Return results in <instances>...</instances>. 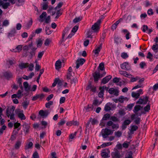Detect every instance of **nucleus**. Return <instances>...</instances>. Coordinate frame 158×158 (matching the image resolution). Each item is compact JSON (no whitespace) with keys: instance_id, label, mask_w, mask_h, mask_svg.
<instances>
[{"instance_id":"nucleus-1","label":"nucleus","mask_w":158,"mask_h":158,"mask_svg":"<svg viewBox=\"0 0 158 158\" xmlns=\"http://www.w3.org/2000/svg\"><path fill=\"white\" fill-rule=\"evenodd\" d=\"M47 14L45 12H43L40 15L39 21L40 22H43L44 21L46 23H49L51 21L50 16H48L47 17Z\"/></svg>"},{"instance_id":"nucleus-2","label":"nucleus","mask_w":158,"mask_h":158,"mask_svg":"<svg viewBox=\"0 0 158 158\" xmlns=\"http://www.w3.org/2000/svg\"><path fill=\"white\" fill-rule=\"evenodd\" d=\"M15 107L14 106H12L11 108L8 107L6 109V115L8 117H10V118L11 120H14L15 119Z\"/></svg>"},{"instance_id":"nucleus-3","label":"nucleus","mask_w":158,"mask_h":158,"mask_svg":"<svg viewBox=\"0 0 158 158\" xmlns=\"http://www.w3.org/2000/svg\"><path fill=\"white\" fill-rule=\"evenodd\" d=\"M101 22V20L98 19L92 26L91 29L93 32H97L99 31Z\"/></svg>"},{"instance_id":"nucleus-4","label":"nucleus","mask_w":158,"mask_h":158,"mask_svg":"<svg viewBox=\"0 0 158 158\" xmlns=\"http://www.w3.org/2000/svg\"><path fill=\"white\" fill-rule=\"evenodd\" d=\"M113 133V131L107 128L103 129L102 130L101 134L104 138H107L108 135Z\"/></svg>"},{"instance_id":"nucleus-5","label":"nucleus","mask_w":158,"mask_h":158,"mask_svg":"<svg viewBox=\"0 0 158 158\" xmlns=\"http://www.w3.org/2000/svg\"><path fill=\"white\" fill-rule=\"evenodd\" d=\"M148 99L149 97L147 96H145L143 98L141 97L139 99L136 103L138 104L145 105L148 102H149Z\"/></svg>"},{"instance_id":"nucleus-6","label":"nucleus","mask_w":158,"mask_h":158,"mask_svg":"<svg viewBox=\"0 0 158 158\" xmlns=\"http://www.w3.org/2000/svg\"><path fill=\"white\" fill-rule=\"evenodd\" d=\"M16 114L21 120H25L26 118L24 114L23 111L20 109H16L15 110Z\"/></svg>"},{"instance_id":"nucleus-7","label":"nucleus","mask_w":158,"mask_h":158,"mask_svg":"<svg viewBox=\"0 0 158 158\" xmlns=\"http://www.w3.org/2000/svg\"><path fill=\"white\" fill-rule=\"evenodd\" d=\"M110 150L108 148L103 149L101 152V156L103 158H107L110 157Z\"/></svg>"},{"instance_id":"nucleus-8","label":"nucleus","mask_w":158,"mask_h":158,"mask_svg":"<svg viewBox=\"0 0 158 158\" xmlns=\"http://www.w3.org/2000/svg\"><path fill=\"white\" fill-rule=\"evenodd\" d=\"M85 61V60L83 58H79L77 59L76 61V68L77 69L79 68L80 66L82 65Z\"/></svg>"},{"instance_id":"nucleus-9","label":"nucleus","mask_w":158,"mask_h":158,"mask_svg":"<svg viewBox=\"0 0 158 158\" xmlns=\"http://www.w3.org/2000/svg\"><path fill=\"white\" fill-rule=\"evenodd\" d=\"M143 94V90L141 89H140L138 91L137 93L134 92H132L131 96L133 98L137 99L139 98L140 94Z\"/></svg>"},{"instance_id":"nucleus-10","label":"nucleus","mask_w":158,"mask_h":158,"mask_svg":"<svg viewBox=\"0 0 158 158\" xmlns=\"http://www.w3.org/2000/svg\"><path fill=\"white\" fill-rule=\"evenodd\" d=\"M109 93L111 94L117 96L118 95L119 90L117 89H114L113 88H110L108 90Z\"/></svg>"},{"instance_id":"nucleus-11","label":"nucleus","mask_w":158,"mask_h":158,"mask_svg":"<svg viewBox=\"0 0 158 158\" xmlns=\"http://www.w3.org/2000/svg\"><path fill=\"white\" fill-rule=\"evenodd\" d=\"M131 118L133 120L135 119L134 122L136 124H138L140 123V118L137 116V115L133 114L131 115Z\"/></svg>"},{"instance_id":"nucleus-12","label":"nucleus","mask_w":158,"mask_h":158,"mask_svg":"<svg viewBox=\"0 0 158 158\" xmlns=\"http://www.w3.org/2000/svg\"><path fill=\"white\" fill-rule=\"evenodd\" d=\"M152 49L155 52L154 54L155 57L158 58V44L156 43L155 44H154L152 46Z\"/></svg>"},{"instance_id":"nucleus-13","label":"nucleus","mask_w":158,"mask_h":158,"mask_svg":"<svg viewBox=\"0 0 158 158\" xmlns=\"http://www.w3.org/2000/svg\"><path fill=\"white\" fill-rule=\"evenodd\" d=\"M112 158H120L121 155L120 152L118 150H116L111 153Z\"/></svg>"},{"instance_id":"nucleus-14","label":"nucleus","mask_w":158,"mask_h":158,"mask_svg":"<svg viewBox=\"0 0 158 158\" xmlns=\"http://www.w3.org/2000/svg\"><path fill=\"white\" fill-rule=\"evenodd\" d=\"M49 112L48 110H40L39 112V114L42 118L46 117L49 114Z\"/></svg>"},{"instance_id":"nucleus-15","label":"nucleus","mask_w":158,"mask_h":158,"mask_svg":"<svg viewBox=\"0 0 158 158\" xmlns=\"http://www.w3.org/2000/svg\"><path fill=\"white\" fill-rule=\"evenodd\" d=\"M23 131L25 132V135L28 134L29 132V130L30 128L29 124L26 123H24L23 125Z\"/></svg>"},{"instance_id":"nucleus-16","label":"nucleus","mask_w":158,"mask_h":158,"mask_svg":"<svg viewBox=\"0 0 158 158\" xmlns=\"http://www.w3.org/2000/svg\"><path fill=\"white\" fill-rule=\"evenodd\" d=\"M121 68L125 70H129L130 69V66L129 65L128 63L124 62L121 65Z\"/></svg>"},{"instance_id":"nucleus-17","label":"nucleus","mask_w":158,"mask_h":158,"mask_svg":"<svg viewBox=\"0 0 158 158\" xmlns=\"http://www.w3.org/2000/svg\"><path fill=\"white\" fill-rule=\"evenodd\" d=\"M93 109V105H88L84 107L83 110L86 113L92 110Z\"/></svg>"},{"instance_id":"nucleus-18","label":"nucleus","mask_w":158,"mask_h":158,"mask_svg":"<svg viewBox=\"0 0 158 158\" xmlns=\"http://www.w3.org/2000/svg\"><path fill=\"white\" fill-rule=\"evenodd\" d=\"M143 107L139 105H135L134 107V109L133 110L134 112L135 113L134 114L137 115V112L140 110Z\"/></svg>"},{"instance_id":"nucleus-19","label":"nucleus","mask_w":158,"mask_h":158,"mask_svg":"<svg viewBox=\"0 0 158 158\" xmlns=\"http://www.w3.org/2000/svg\"><path fill=\"white\" fill-rule=\"evenodd\" d=\"M102 48V45L101 44L99 46L97 47L95 50H93V52L97 56H98L99 52L100 51Z\"/></svg>"},{"instance_id":"nucleus-20","label":"nucleus","mask_w":158,"mask_h":158,"mask_svg":"<svg viewBox=\"0 0 158 158\" xmlns=\"http://www.w3.org/2000/svg\"><path fill=\"white\" fill-rule=\"evenodd\" d=\"M56 69L58 70L61 68L62 66V62L60 60H57L55 64Z\"/></svg>"},{"instance_id":"nucleus-21","label":"nucleus","mask_w":158,"mask_h":158,"mask_svg":"<svg viewBox=\"0 0 158 158\" xmlns=\"http://www.w3.org/2000/svg\"><path fill=\"white\" fill-rule=\"evenodd\" d=\"M70 31V29L69 27H66L65 28L63 31L62 35V38L64 39V36L67 35H68Z\"/></svg>"},{"instance_id":"nucleus-22","label":"nucleus","mask_w":158,"mask_h":158,"mask_svg":"<svg viewBox=\"0 0 158 158\" xmlns=\"http://www.w3.org/2000/svg\"><path fill=\"white\" fill-rule=\"evenodd\" d=\"M22 47L23 46L22 45H18L15 48L11 50V51L15 52H19L22 50Z\"/></svg>"},{"instance_id":"nucleus-23","label":"nucleus","mask_w":158,"mask_h":158,"mask_svg":"<svg viewBox=\"0 0 158 158\" xmlns=\"http://www.w3.org/2000/svg\"><path fill=\"white\" fill-rule=\"evenodd\" d=\"M111 78V76L110 75L106 76L102 79V83L104 84H106L109 81Z\"/></svg>"},{"instance_id":"nucleus-24","label":"nucleus","mask_w":158,"mask_h":158,"mask_svg":"<svg viewBox=\"0 0 158 158\" xmlns=\"http://www.w3.org/2000/svg\"><path fill=\"white\" fill-rule=\"evenodd\" d=\"M33 48L32 44L31 43L28 45H26L24 46L23 48V51H25V52L30 49H32Z\"/></svg>"},{"instance_id":"nucleus-25","label":"nucleus","mask_w":158,"mask_h":158,"mask_svg":"<svg viewBox=\"0 0 158 158\" xmlns=\"http://www.w3.org/2000/svg\"><path fill=\"white\" fill-rule=\"evenodd\" d=\"M93 76L94 78V80L95 82H97L98 79L100 77V75L99 73H94L93 74ZM102 77L101 76V77Z\"/></svg>"},{"instance_id":"nucleus-26","label":"nucleus","mask_w":158,"mask_h":158,"mask_svg":"<svg viewBox=\"0 0 158 158\" xmlns=\"http://www.w3.org/2000/svg\"><path fill=\"white\" fill-rule=\"evenodd\" d=\"M48 13H52V15H54L56 12L55 10V9L53 8V7L51 6H50L48 7Z\"/></svg>"},{"instance_id":"nucleus-27","label":"nucleus","mask_w":158,"mask_h":158,"mask_svg":"<svg viewBox=\"0 0 158 158\" xmlns=\"http://www.w3.org/2000/svg\"><path fill=\"white\" fill-rule=\"evenodd\" d=\"M19 67L20 69H22L27 67L29 66L28 63H20L19 65Z\"/></svg>"},{"instance_id":"nucleus-28","label":"nucleus","mask_w":158,"mask_h":158,"mask_svg":"<svg viewBox=\"0 0 158 158\" xmlns=\"http://www.w3.org/2000/svg\"><path fill=\"white\" fill-rule=\"evenodd\" d=\"M23 85L26 91H28L30 90V86L29 85L27 82H24L23 83Z\"/></svg>"},{"instance_id":"nucleus-29","label":"nucleus","mask_w":158,"mask_h":158,"mask_svg":"<svg viewBox=\"0 0 158 158\" xmlns=\"http://www.w3.org/2000/svg\"><path fill=\"white\" fill-rule=\"evenodd\" d=\"M138 128V127L137 126L133 125L131 126L130 130V134H133L134 133V131H136Z\"/></svg>"},{"instance_id":"nucleus-30","label":"nucleus","mask_w":158,"mask_h":158,"mask_svg":"<svg viewBox=\"0 0 158 158\" xmlns=\"http://www.w3.org/2000/svg\"><path fill=\"white\" fill-rule=\"evenodd\" d=\"M128 98L127 97H124V96H120L118 98V102L120 103H123L124 101H127Z\"/></svg>"},{"instance_id":"nucleus-31","label":"nucleus","mask_w":158,"mask_h":158,"mask_svg":"<svg viewBox=\"0 0 158 158\" xmlns=\"http://www.w3.org/2000/svg\"><path fill=\"white\" fill-rule=\"evenodd\" d=\"M4 76L7 78H10L12 77L13 75L10 72H6L4 74Z\"/></svg>"},{"instance_id":"nucleus-32","label":"nucleus","mask_w":158,"mask_h":158,"mask_svg":"<svg viewBox=\"0 0 158 158\" xmlns=\"http://www.w3.org/2000/svg\"><path fill=\"white\" fill-rule=\"evenodd\" d=\"M52 42V40L49 38H47L44 41V44L46 46H48Z\"/></svg>"},{"instance_id":"nucleus-33","label":"nucleus","mask_w":158,"mask_h":158,"mask_svg":"<svg viewBox=\"0 0 158 158\" xmlns=\"http://www.w3.org/2000/svg\"><path fill=\"white\" fill-rule=\"evenodd\" d=\"M56 11V16L55 17L56 19H58L62 14V12L60 11V9H57V10H55Z\"/></svg>"},{"instance_id":"nucleus-34","label":"nucleus","mask_w":158,"mask_h":158,"mask_svg":"<svg viewBox=\"0 0 158 158\" xmlns=\"http://www.w3.org/2000/svg\"><path fill=\"white\" fill-rule=\"evenodd\" d=\"M48 3L47 2H44L42 5V9L43 10H46L48 8Z\"/></svg>"},{"instance_id":"nucleus-35","label":"nucleus","mask_w":158,"mask_h":158,"mask_svg":"<svg viewBox=\"0 0 158 158\" xmlns=\"http://www.w3.org/2000/svg\"><path fill=\"white\" fill-rule=\"evenodd\" d=\"M99 90H100V92L98 94V96L99 98H102L103 97L104 91L101 88H99Z\"/></svg>"},{"instance_id":"nucleus-36","label":"nucleus","mask_w":158,"mask_h":158,"mask_svg":"<svg viewBox=\"0 0 158 158\" xmlns=\"http://www.w3.org/2000/svg\"><path fill=\"white\" fill-rule=\"evenodd\" d=\"M21 142L20 141H17L15 145V148L16 149H18L19 148L21 145Z\"/></svg>"},{"instance_id":"nucleus-37","label":"nucleus","mask_w":158,"mask_h":158,"mask_svg":"<svg viewBox=\"0 0 158 158\" xmlns=\"http://www.w3.org/2000/svg\"><path fill=\"white\" fill-rule=\"evenodd\" d=\"M33 144L32 142H30L28 144H27L25 147V149H28L32 148Z\"/></svg>"},{"instance_id":"nucleus-38","label":"nucleus","mask_w":158,"mask_h":158,"mask_svg":"<svg viewBox=\"0 0 158 158\" xmlns=\"http://www.w3.org/2000/svg\"><path fill=\"white\" fill-rule=\"evenodd\" d=\"M104 110L106 111H108L111 110V108L109 103H107L104 107Z\"/></svg>"},{"instance_id":"nucleus-39","label":"nucleus","mask_w":158,"mask_h":158,"mask_svg":"<svg viewBox=\"0 0 158 158\" xmlns=\"http://www.w3.org/2000/svg\"><path fill=\"white\" fill-rule=\"evenodd\" d=\"M122 134V132L120 131H118L114 132L115 136L118 138L120 137Z\"/></svg>"},{"instance_id":"nucleus-40","label":"nucleus","mask_w":158,"mask_h":158,"mask_svg":"<svg viewBox=\"0 0 158 158\" xmlns=\"http://www.w3.org/2000/svg\"><path fill=\"white\" fill-rule=\"evenodd\" d=\"M29 104V101H26L23 102L22 104V106L25 109H26L27 106Z\"/></svg>"},{"instance_id":"nucleus-41","label":"nucleus","mask_w":158,"mask_h":158,"mask_svg":"<svg viewBox=\"0 0 158 158\" xmlns=\"http://www.w3.org/2000/svg\"><path fill=\"white\" fill-rule=\"evenodd\" d=\"M82 19V17H76L73 19V22L74 23H76L81 21Z\"/></svg>"},{"instance_id":"nucleus-42","label":"nucleus","mask_w":158,"mask_h":158,"mask_svg":"<svg viewBox=\"0 0 158 158\" xmlns=\"http://www.w3.org/2000/svg\"><path fill=\"white\" fill-rule=\"evenodd\" d=\"M37 47H41L43 44V41L41 39H39L36 41Z\"/></svg>"},{"instance_id":"nucleus-43","label":"nucleus","mask_w":158,"mask_h":158,"mask_svg":"<svg viewBox=\"0 0 158 158\" xmlns=\"http://www.w3.org/2000/svg\"><path fill=\"white\" fill-rule=\"evenodd\" d=\"M112 144V142H108L107 143H105L102 144L101 145V147L102 148H105L106 146H109V145H111Z\"/></svg>"},{"instance_id":"nucleus-44","label":"nucleus","mask_w":158,"mask_h":158,"mask_svg":"<svg viewBox=\"0 0 158 158\" xmlns=\"http://www.w3.org/2000/svg\"><path fill=\"white\" fill-rule=\"evenodd\" d=\"M102 102V101L99 102L97 99H95L94 100L93 103V106L94 105L96 106L100 104Z\"/></svg>"},{"instance_id":"nucleus-45","label":"nucleus","mask_w":158,"mask_h":158,"mask_svg":"<svg viewBox=\"0 0 158 158\" xmlns=\"http://www.w3.org/2000/svg\"><path fill=\"white\" fill-rule=\"evenodd\" d=\"M22 92L20 90H19L17 93V98H20L23 96V94H22Z\"/></svg>"},{"instance_id":"nucleus-46","label":"nucleus","mask_w":158,"mask_h":158,"mask_svg":"<svg viewBox=\"0 0 158 158\" xmlns=\"http://www.w3.org/2000/svg\"><path fill=\"white\" fill-rule=\"evenodd\" d=\"M119 73L121 74L126 77H128L129 75V74L126 71H119Z\"/></svg>"},{"instance_id":"nucleus-47","label":"nucleus","mask_w":158,"mask_h":158,"mask_svg":"<svg viewBox=\"0 0 158 158\" xmlns=\"http://www.w3.org/2000/svg\"><path fill=\"white\" fill-rule=\"evenodd\" d=\"M110 115L109 114H105L102 118V120H106L108 119L110 117Z\"/></svg>"},{"instance_id":"nucleus-48","label":"nucleus","mask_w":158,"mask_h":158,"mask_svg":"<svg viewBox=\"0 0 158 158\" xmlns=\"http://www.w3.org/2000/svg\"><path fill=\"white\" fill-rule=\"evenodd\" d=\"M132 153L131 152L127 153L125 158H133L132 157Z\"/></svg>"},{"instance_id":"nucleus-49","label":"nucleus","mask_w":158,"mask_h":158,"mask_svg":"<svg viewBox=\"0 0 158 158\" xmlns=\"http://www.w3.org/2000/svg\"><path fill=\"white\" fill-rule=\"evenodd\" d=\"M150 106L149 104H148L146 106L144 107V110L145 112H148L150 110Z\"/></svg>"},{"instance_id":"nucleus-50","label":"nucleus","mask_w":158,"mask_h":158,"mask_svg":"<svg viewBox=\"0 0 158 158\" xmlns=\"http://www.w3.org/2000/svg\"><path fill=\"white\" fill-rule=\"evenodd\" d=\"M63 5V2H60L57 5V6L54 8L55 10H57V9L60 8Z\"/></svg>"},{"instance_id":"nucleus-51","label":"nucleus","mask_w":158,"mask_h":158,"mask_svg":"<svg viewBox=\"0 0 158 158\" xmlns=\"http://www.w3.org/2000/svg\"><path fill=\"white\" fill-rule=\"evenodd\" d=\"M119 114L121 115H123L126 114L125 111L124 109H121L119 110Z\"/></svg>"},{"instance_id":"nucleus-52","label":"nucleus","mask_w":158,"mask_h":158,"mask_svg":"<svg viewBox=\"0 0 158 158\" xmlns=\"http://www.w3.org/2000/svg\"><path fill=\"white\" fill-rule=\"evenodd\" d=\"M53 104V102L52 101H50L46 104L45 106L46 108H49L50 107V106L52 105Z\"/></svg>"},{"instance_id":"nucleus-53","label":"nucleus","mask_w":158,"mask_h":158,"mask_svg":"<svg viewBox=\"0 0 158 158\" xmlns=\"http://www.w3.org/2000/svg\"><path fill=\"white\" fill-rule=\"evenodd\" d=\"M65 98L64 97H61L60 99V104H62L64 103L65 101Z\"/></svg>"},{"instance_id":"nucleus-54","label":"nucleus","mask_w":158,"mask_h":158,"mask_svg":"<svg viewBox=\"0 0 158 158\" xmlns=\"http://www.w3.org/2000/svg\"><path fill=\"white\" fill-rule=\"evenodd\" d=\"M44 70L43 69H41L40 70V74H39L38 76V77L37 80H36V81H37V82L38 83H39V80L40 78V76H41V75L44 72Z\"/></svg>"},{"instance_id":"nucleus-55","label":"nucleus","mask_w":158,"mask_h":158,"mask_svg":"<svg viewBox=\"0 0 158 158\" xmlns=\"http://www.w3.org/2000/svg\"><path fill=\"white\" fill-rule=\"evenodd\" d=\"M92 32L91 31H88L87 33V38H93V36L92 35Z\"/></svg>"},{"instance_id":"nucleus-56","label":"nucleus","mask_w":158,"mask_h":158,"mask_svg":"<svg viewBox=\"0 0 158 158\" xmlns=\"http://www.w3.org/2000/svg\"><path fill=\"white\" fill-rule=\"evenodd\" d=\"M44 53V51H42L41 52H40L38 53V54L37 57L39 59H40L42 57V56L43 55Z\"/></svg>"},{"instance_id":"nucleus-57","label":"nucleus","mask_w":158,"mask_h":158,"mask_svg":"<svg viewBox=\"0 0 158 158\" xmlns=\"http://www.w3.org/2000/svg\"><path fill=\"white\" fill-rule=\"evenodd\" d=\"M6 126L4 125H3L2 127L0 129V134L3 133V131L6 129Z\"/></svg>"},{"instance_id":"nucleus-58","label":"nucleus","mask_w":158,"mask_h":158,"mask_svg":"<svg viewBox=\"0 0 158 158\" xmlns=\"http://www.w3.org/2000/svg\"><path fill=\"white\" fill-rule=\"evenodd\" d=\"M58 81H59V78H56L54 80V82L52 84V86L54 87L55 86H56L57 82Z\"/></svg>"},{"instance_id":"nucleus-59","label":"nucleus","mask_w":158,"mask_h":158,"mask_svg":"<svg viewBox=\"0 0 158 158\" xmlns=\"http://www.w3.org/2000/svg\"><path fill=\"white\" fill-rule=\"evenodd\" d=\"M32 158H39L38 153L37 152H35L34 153Z\"/></svg>"},{"instance_id":"nucleus-60","label":"nucleus","mask_w":158,"mask_h":158,"mask_svg":"<svg viewBox=\"0 0 158 158\" xmlns=\"http://www.w3.org/2000/svg\"><path fill=\"white\" fill-rule=\"evenodd\" d=\"M9 6V3L8 2L4 3H3L2 7L4 9H6Z\"/></svg>"},{"instance_id":"nucleus-61","label":"nucleus","mask_w":158,"mask_h":158,"mask_svg":"<svg viewBox=\"0 0 158 158\" xmlns=\"http://www.w3.org/2000/svg\"><path fill=\"white\" fill-rule=\"evenodd\" d=\"M152 54H151L150 52H149L148 53V55L147 56V58L151 60H152Z\"/></svg>"},{"instance_id":"nucleus-62","label":"nucleus","mask_w":158,"mask_h":158,"mask_svg":"<svg viewBox=\"0 0 158 158\" xmlns=\"http://www.w3.org/2000/svg\"><path fill=\"white\" fill-rule=\"evenodd\" d=\"M152 89L154 91H155L158 89V83L153 86Z\"/></svg>"},{"instance_id":"nucleus-63","label":"nucleus","mask_w":158,"mask_h":158,"mask_svg":"<svg viewBox=\"0 0 158 158\" xmlns=\"http://www.w3.org/2000/svg\"><path fill=\"white\" fill-rule=\"evenodd\" d=\"M9 22L8 20H5L2 23V26H6L8 25L9 24Z\"/></svg>"},{"instance_id":"nucleus-64","label":"nucleus","mask_w":158,"mask_h":158,"mask_svg":"<svg viewBox=\"0 0 158 158\" xmlns=\"http://www.w3.org/2000/svg\"><path fill=\"white\" fill-rule=\"evenodd\" d=\"M5 122V120L2 118V116H0V125H3Z\"/></svg>"}]
</instances>
